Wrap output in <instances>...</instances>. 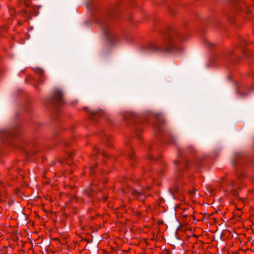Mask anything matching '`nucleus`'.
Segmentation results:
<instances>
[{"mask_svg":"<svg viewBox=\"0 0 254 254\" xmlns=\"http://www.w3.org/2000/svg\"><path fill=\"white\" fill-rule=\"evenodd\" d=\"M102 155H103V156H104L105 157H108V156H109L107 152H105V151L103 152V153H102Z\"/></svg>","mask_w":254,"mask_h":254,"instance_id":"6e6552de","label":"nucleus"},{"mask_svg":"<svg viewBox=\"0 0 254 254\" xmlns=\"http://www.w3.org/2000/svg\"><path fill=\"white\" fill-rule=\"evenodd\" d=\"M96 167H97V165H96L95 166V167L94 166V167H90V171H91V173H92V171H93V169H94V168Z\"/></svg>","mask_w":254,"mask_h":254,"instance_id":"1a4fd4ad","label":"nucleus"},{"mask_svg":"<svg viewBox=\"0 0 254 254\" xmlns=\"http://www.w3.org/2000/svg\"><path fill=\"white\" fill-rule=\"evenodd\" d=\"M130 157L131 158L133 159V154H131V155H130Z\"/></svg>","mask_w":254,"mask_h":254,"instance_id":"f8f14e48","label":"nucleus"},{"mask_svg":"<svg viewBox=\"0 0 254 254\" xmlns=\"http://www.w3.org/2000/svg\"><path fill=\"white\" fill-rule=\"evenodd\" d=\"M148 190V188H147L142 189L140 191L134 189H131L130 191L131 193L132 194L133 196H134L136 198H138L141 200H143L144 199L143 194L145 193L146 190Z\"/></svg>","mask_w":254,"mask_h":254,"instance_id":"7ed1b4c3","label":"nucleus"},{"mask_svg":"<svg viewBox=\"0 0 254 254\" xmlns=\"http://www.w3.org/2000/svg\"><path fill=\"white\" fill-rule=\"evenodd\" d=\"M183 41L181 35L174 33L168 36L161 41L150 43L147 49L151 53L165 52L178 54L183 51Z\"/></svg>","mask_w":254,"mask_h":254,"instance_id":"f257e3e1","label":"nucleus"},{"mask_svg":"<svg viewBox=\"0 0 254 254\" xmlns=\"http://www.w3.org/2000/svg\"><path fill=\"white\" fill-rule=\"evenodd\" d=\"M36 73L39 75L41 78H43L44 75V71L40 68H37L35 71Z\"/></svg>","mask_w":254,"mask_h":254,"instance_id":"423d86ee","label":"nucleus"},{"mask_svg":"<svg viewBox=\"0 0 254 254\" xmlns=\"http://www.w3.org/2000/svg\"><path fill=\"white\" fill-rule=\"evenodd\" d=\"M106 38L111 45L115 44L118 41L117 35L109 28H106L104 31Z\"/></svg>","mask_w":254,"mask_h":254,"instance_id":"f03ea898","label":"nucleus"},{"mask_svg":"<svg viewBox=\"0 0 254 254\" xmlns=\"http://www.w3.org/2000/svg\"><path fill=\"white\" fill-rule=\"evenodd\" d=\"M85 193L88 196L91 197L93 195L92 192L89 191V189L86 190Z\"/></svg>","mask_w":254,"mask_h":254,"instance_id":"0eeeda50","label":"nucleus"},{"mask_svg":"<svg viewBox=\"0 0 254 254\" xmlns=\"http://www.w3.org/2000/svg\"><path fill=\"white\" fill-rule=\"evenodd\" d=\"M229 186H230V187L232 189L234 188V189H232V190H231L232 194L234 195H237L238 191L236 190V188H237L238 187H237L236 184L235 183V182L233 181H231L229 182ZM229 191H230V190H229Z\"/></svg>","mask_w":254,"mask_h":254,"instance_id":"39448f33","label":"nucleus"},{"mask_svg":"<svg viewBox=\"0 0 254 254\" xmlns=\"http://www.w3.org/2000/svg\"><path fill=\"white\" fill-rule=\"evenodd\" d=\"M54 98L55 101L59 105H61L64 103L63 93L59 89H57L55 91Z\"/></svg>","mask_w":254,"mask_h":254,"instance_id":"20e7f679","label":"nucleus"},{"mask_svg":"<svg viewBox=\"0 0 254 254\" xmlns=\"http://www.w3.org/2000/svg\"><path fill=\"white\" fill-rule=\"evenodd\" d=\"M40 82L41 83H42L43 82V79H40Z\"/></svg>","mask_w":254,"mask_h":254,"instance_id":"9b49d317","label":"nucleus"},{"mask_svg":"<svg viewBox=\"0 0 254 254\" xmlns=\"http://www.w3.org/2000/svg\"><path fill=\"white\" fill-rule=\"evenodd\" d=\"M209 189L211 190H212V192H211V194H213L214 193L213 192V190H212V188H210Z\"/></svg>","mask_w":254,"mask_h":254,"instance_id":"9d476101","label":"nucleus"},{"mask_svg":"<svg viewBox=\"0 0 254 254\" xmlns=\"http://www.w3.org/2000/svg\"><path fill=\"white\" fill-rule=\"evenodd\" d=\"M97 151V148H95V151Z\"/></svg>","mask_w":254,"mask_h":254,"instance_id":"ddd939ff","label":"nucleus"}]
</instances>
